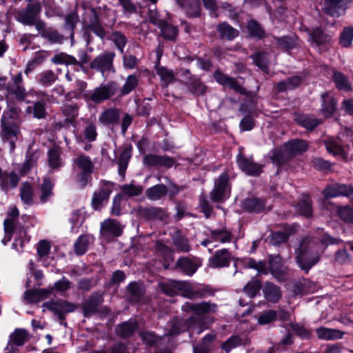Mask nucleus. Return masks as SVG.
<instances>
[{"label": "nucleus", "mask_w": 353, "mask_h": 353, "mask_svg": "<svg viewBox=\"0 0 353 353\" xmlns=\"http://www.w3.org/2000/svg\"><path fill=\"white\" fill-rule=\"evenodd\" d=\"M341 241L325 236L321 241L307 237L300 243L296 256L298 265L307 272L320 259L325 246L328 244H338Z\"/></svg>", "instance_id": "1"}, {"label": "nucleus", "mask_w": 353, "mask_h": 353, "mask_svg": "<svg viewBox=\"0 0 353 353\" xmlns=\"http://www.w3.org/2000/svg\"><path fill=\"white\" fill-rule=\"evenodd\" d=\"M21 109L11 102L8 103V109L1 118V136L3 140L9 141L10 148H14V140L19 132L18 119Z\"/></svg>", "instance_id": "2"}, {"label": "nucleus", "mask_w": 353, "mask_h": 353, "mask_svg": "<svg viewBox=\"0 0 353 353\" xmlns=\"http://www.w3.org/2000/svg\"><path fill=\"white\" fill-rule=\"evenodd\" d=\"M307 141L294 139L285 143L281 148L274 151L272 161L274 163L281 165L293 156L301 154L307 150Z\"/></svg>", "instance_id": "3"}, {"label": "nucleus", "mask_w": 353, "mask_h": 353, "mask_svg": "<svg viewBox=\"0 0 353 353\" xmlns=\"http://www.w3.org/2000/svg\"><path fill=\"white\" fill-rule=\"evenodd\" d=\"M160 288L165 294L169 296H173L181 292L183 296L190 299L201 298L205 294L201 290L192 288L189 283L175 280L161 283Z\"/></svg>", "instance_id": "4"}, {"label": "nucleus", "mask_w": 353, "mask_h": 353, "mask_svg": "<svg viewBox=\"0 0 353 353\" xmlns=\"http://www.w3.org/2000/svg\"><path fill=\"white\" fill-rule=\"evenodd\" d=\"M73 169L78 172L77 181L81 187H85L90 179V174L94 170L91 159L83 154L77 156L72 161Z\"/></svg>", "instance_id": "5"}, {"label": "nucleus", "mask_w": 353, "mask_h": 353, "mask_svg": "<svg viewBox=\"0 0 353 353\" xmlns=\"http://www.w3.org/2000/svg\"><path fill=\"white\" fill-rule=\"evenodd\" d=\"M43 307L57 315L61 322L65 319L66 314L73 312L77 307L74 304L63 299L45 302L43 303Z\"/></svg>", "instance_id": "6"}, {"label": "nucleus", "mask_w": 353, "mask_h": 353, "mask_svg": "<svg viewBox=\"0 0 353 353\" xmlns=\"http://www.w3.org/2000/svg\"><path fill=\"white\" fill-rule=\"evenodd\" d=\"M279 255H270L268 259V271L278 281L285 280L288 269Z\"/></svg>", "instance_id": "7"}, {"label": "nucleus", "mask_w": 353, "mask_h": 353, "mask_svg": "<svg viewBox=\"0 0 353 353\" xmlns=\"http://www.w3.org/2000/svg\"><path fill=\"white\" fill-rule=\"evenodd\" d=\"M40 11L39 3H30L25 10L17 11L14 17L18 21L24 25H33Z\"/></svg>", "instance_id": "8"}, {"label": "nucleus", "mask_w": 353, "mask_h": 353, "mask_svg": "<svg viewBox=\"0 0 353 353\" xmlns=\"http://www.w3.org/2000/svg\"><path fill=\"white\" fill-rule=\"evenodd\" d=\"M114 57L115 54L113 52H105L101 54L90 63V68L100 71L103 76L107 71L114 72L113 59Z\"/></svg>", "instance_id": "9"}, {"label": "nucleus", "mask_w": 353, "mask_h": 353, "mask_svg": "<svg viewBox=\"0 0 353 353\" xmlns=\"http://www.w3.org/2000/svg\"><path fill=\"white\" fill-rule=\"evenodd\" d=\"M115 90V83L110 82L96 88L87 94V98L94 103H99L113 96Z\"/></svg>", "instance_id": "10"}, {"label": "nucleus", "mask_w": 353, "mask_h": 353, "mask_svg": "<svg viewBox=\"0 0 353 353\" xmlns=\"http://www.w3.org/2000/svg\"><path fill=\"white\" fill-rule=\"evenodd\" d=\"M143 163L148 167L169 169L175 164V159L166 155L149 154L144 157Z\"/></svg>", "instance_id": "11"}, {"label": "nucleus", "mask_w": 353, "mask_h": 353, "mask_svg": "<svg viewBox=\"0 0 353 353\" xmlns=\"http://www.w3.org/2000/svg\"><path fill=\"white\" fill-rule=\"evenodd\" d=\"M236 162L239 168L248 175L256 176L262 172V165L245 157L241 152L236 157Z\"/></svg>", "instance_id": "12"}, {"label": "nucleus", "mask_w": 353, "mask_h": 353, "mask_svg": "<svg viewBox=\"0 0 353 353\" xmlns=\"http://www.w3.org/2000/svg\"><path fill=\"white\" fill-rule=\"evenodd\" d=\"M352 0H326L324 3V11L332 17H339L344 12L347 5Z\"/></svg>", "instance_id": "13"}, {"label": "nucleus", "mask_w": 353, "mask_h": 353, "mask_svg": "<svg viewBox=\"0 0 353 353\" xmlns=\"http://www.w3.org/2000/svg\"><path fill=\"white\" fill-rule=\"evenodd\" d=\"M228 182V176L227 174H221L219 177L212 192V199H223L230 196V188Z\"/></svg>", "instance_id": "14"}, {"label": "nucleus", "mask_w": 353, "mask_h": 353, "mask_svg": "<svg viewBox=\"0 0 353 353\" xmlns=\"http://www.w3.org/2000/svg\"><path fill=\"white\" fill-rule=\"evenodd\" d=\"M216 305L208 302L201 303H186L183 306L185 311H192L198 316L215 312Z\"/></svg>", "instance_id": "15"}, {"label": "nucleus", "mask_w": 353, "mask_h": 353, "mask_svg": "<svg viewBox=\"0 0 353 353\" xmlns=\"http://www.w3.org/2000/svg\"><path fill=\"white\" fill-rule=\"evenodd\" d=\"M150 19L152 23L155 24L160 28L161 35L165 39L174 40L176 38L178 34V30L175 26L170 25L163 20L159 19L152 15L150 16Z\"/></svg>", "instance_id": "16"}, {"label": "nucleus", "mask_w": 353, "mask_h": 353, "mask_svg": "<svg viewBox=\"0 0 353 353\" xmlns=\"http://www.w3.org/2000/svg\"><path fill=\"white\" fill-rule=\"evenodd\" d=\"M262 292L264 298L271 303H277L282 296L280 288L270 281H266L263 284L262 287Z\"/></svg>", "instance_id": "17"}, {"label": "nucleus", "mask_w": 353, "mask_h": 353, "mask_svg": "<svg viewBox=\"0 0 353 353\" xmlns=\"http://www.w3.org/2000/svg\"><path fill=\"white\" fill-rule=\"evenodd\" d=\"M214 77L219 84L224 87H228L240 93L244 92L243 88L238 82L236 81L234 79L231 78L219 71L214 72Z\"/></svg>", "instance_id": "18"}, {"label": "nucleus", "mask_w": 353, "mask_h": 353, "mask_svg": "<svg viewBox=\"0 0 353 353\" xmlns=\"http://www.w3.org/2000/svg\"><path fill=\"white\" fill-rule=\"evenodd\" d=\"M230 254L227 249H222L215 252L214 256L210 259V265L212 268H219L228 265Z\"/></svg>", "instance_id": "19"}, {"label": "nucleus", "mask_w": 353, "mask_h": 353, "mask_svg": "<svg viewBox=\"0 0 353 353\" xmlns=\"http://www.w3.org/2000/svg\"><path fill=\"white\" fill-rule=\"evenodd\" d=\"M122 229L117 221L110 219L105 220L101 225V233L103 235L110 234L117 236L121 235Z\"/></svg>", "instance_id": "20"}, {"label": "nucleus", "mask_w": 353, "mask_h": 353, "mask_svg": "<svg viewBox=\"0 0 353 353\" xmlns=\"http://www.w3.org/2000/svg\"><path fill=\"white\" fill-rule=\"evenodd\" d=\"M317 336L323 340H336L341 339L344 332L336 329L321 327L316 329Z\"/></svg>", "instance_id": "21"}, {"label": "nucleus", "mask_w": 353, "mask_h": 353, "mask_svg": "<svg viewBox=\"0 0 353 353\" xmlns=\"http://www.w3.org/2000/svg\"><path fill=\"white\" fill-rule=\"evenodd\" d=\"M19 181L18 175L13 172H5L1 176V188L3 190L7 192L11 189L15 188Z\"/></svg>", "instance_id": "22"}, {"label": "nucleus", "mask_w": 353, "mask_h": 353, "mask_svg": "<svg viewBox=\"0 0 353 353\" xmlns=\"http://www.w3.org/2000/svg\"><path fill=\"white\" fill-rule=\"evenodd\" d=\"M322 114L325 117H332L336 110V101L332 96L327 93L322 95Z\"/></svg>", "instance_id": "23"}, {"label": "nucleus", "mask_w": 353, "mask_h": 353, "mask_svg": "<svg viewBox=\"0 0 353 353\" xmlns=\"http://www.w3.org/2000/svg\"><path fill=\"white\" fill-rule=\"evenodd\" d=\"M324 143L327 150L330 153H332L335 156H340L343 159L346 158V154L338 140L332 137H328L324 141Z\"/></svg>", "instance_id": "24"}, {"label": "nucleus", "mask_w": 353, "mask_h": 353, "mask_svg": "<svg viewBox=\"0 0 353 353\" xmlns=\"http://www.w3.org/2000/svg\"><path fill=\"white\" fill-rule=\"evenodd\" d=\"M88 32H92L101 39L105 37V31L99 22L98 16L94 13L90 17L89 23L86 26Z\"/></svg>", "instance_id": "25"}, {"label": "nucleus", "mask_w": 353, "mask_h": 353, "mask_svg": "<svg viewBox=\"0 0 353 353\" xmlns=\"http://www.w3.org/2000/svg\"><path fill=\"white\" fill-rule=\"evenodd\" d=\"M102 301V296L99 294L90 297L83 305L84 315L87 316L95 313Z\"/></svg>", "instance_id": "26"}, {"label": "nucleus", "mask_w": 353, "mask_h": 353, "mask_svg": "<svg viewBox=\"0 0 353 353\" xmlns=\"http://www.w3.org/2000/svg\"><path fill=\"white\" fill-rule=\"evenodd\" d=\"M142 192L143 188L141 185L134 183L125 184L120 187V193L114 199H117V196H137Z\"/></svg>", "instance_id": "27"}, {"label": "nucleus", "mask_w": 353, "mask_h": 353, "mask_svg": "<svg viewBox=\"0 0 353 353\" xmlns=\"http://www.w3.org/2000/svg\"><path fill=\"white\" fill-rule=\"evenodd\" d=\"M137 327V324L136 321H126L119 325L116 329V332L121 337L127 338L133 334Z\"/></svg>", "instance_id": "28"}, {"label": "nucleus", "mask_w": 353, "mask_h": 353, "mask_svg": "<svg viewBox=\"0 0 353 353\" xmlns=\"http://www.w3.org/2000/svg\"><path fill=\"white\" fill-rule=\"evenodd\" d=\"M332 80L337 89L345 92L351 90V84L348 78L340 72H335Z\"/></svg>", "instance_id": "29"}, {"label": "nucleus", "mask_w": 353, "mask_h": 353, "mask_svg": "<svg viewBox=\"0 0 353 353\" xmlns=\"http://www.w3.org/2000/svg\"><path fill=\"white\" fill-rule=\"evenodd\" d=\"M241 206L245 211L260 212L265 210L264 200H242Z\"/></svg>", "instance_id": "30"}, {"label": "nucleus", "mask_w": 353, "mask_h": 353, "mask_svg": "<svg viewBox=\"0 0 353 353\" xmlns=\"http://www.w3.org/2000/svg\"><path fill=\"white\" fill-rule=\"evenodd\" d=\"M310 37L312 43L319 46L329 42L332 35L324 33L320 28H316L310 33Z\"/></svg>", "instance_id": "31"}, {"label": "nucleus", "mask_w": 353, "mask_h": 353, "mask_svg": "<svg viewBox=\"0 0 353 353\" xmlns=\"http://www.w3.org/2000/svg\"><path fill=\"white\" fill-rule=\"evenodd\" d=\"M232 234L225 229L211 230L210 238L213 241H219L222 243L230 242L232 240Z\"/></svg>", "instance_id": "32"}, {"label": "nucleus", "mask_w": 353, "mask_h": 353, "mask_svg": "<svg viewBox=\"0 0 353 353\" xmlns=\"http://www.w3.org/2000/svg\"><path fill=\"white\" fill-rule=\"evenodd\" d=\"M187 326L192 334H199L206 328L203 325V320L199 316H191L188 320Z\"/></svg>", "instance_id": "33"}, {"label": "nucleus", "mask_w": 353, "mask_h": 353, "mask_svg": "<svg viewBox=\"0 0 353 353\" xmlns=\"http://www.w3.org/2000/svg\"><path fill=\"white\" fill-rule=\"evenodd\" d=\"M176 266L181 269L185 274L192 275L196 272L199 265L196 263L193 262L188 258L181 257L178 259Z\"/></svg>", "instance_id": "34"}, {"label": "nucleus", "mask_w": 353, "mask_h": 353, "mask_svg": "<svg viewBox=\"0 0 353 353\" xmlns=\"http://www.w3.org/2000/svg\"><path fill=\"white\" fill-rule=\"evenodd\" d=\"M191 5L190 7L186 6L188 0H176L177 4L184 8L187 14L190 17H197L200 13V5L199 0H190Z\"/></svg>", "instance_id": "35"}, {"label": "nucleus", "mask_w": 353, "mask_h": 353, "mask_svg": "<svg viewBox=\"0 0 353 353\" xmlns=\"http://www.w3.org/2000/svg\"><path fill=\"white\" fill-rule=\"evenodd\" d=\"M296 120L301 125L308 130L314 129L321 123L319 119L309 115H299Z\"/></svg>", "instance_id": "36"}, {"label": "nucleus", "mask_w": 353, "mask_h": 353, "mask_svg": "<svg viewBox=\"0 0 353 353\" xmlns=\"http://www.w3.org/2000/svg\"><path fill=\"white\" fill-rule=\"evenodd\" d=\"M66 123H73L78 115V107L75 104L65 105L62 110Z\"/></svg>", "instance_id": "37"}, {"label": "nucleus", "mask_w": 353, "mask_h": 353, "mask_svg": "<svg viewBox=\"0 0 353 353\" xmlns=\"http://www.w3.org/2000/svg\"><path fill=\"white\" fill-rule=\"evenodd\" d=\"M217 30L223 38L232 40L239 34V31L228 23H223L218 26Z\"/></svg>", "instance_id": "38"}, {"label": "nucleus", "mask_w": 353, "mask_h": 353, "mask_svg": "<svg viewBox=\"0 0 353 353\" xmlns=\"http://www.w3.org/2000/svg\"><path fill=\"white\" fill-rule=\"evenodd\" d=\"M90 239L91 237L88 235H81L79 237L74 245V252L77 254L81 255L86 252Z\"/></svg>", "instance_id": "39"}, {"label": "nucleus", "mask_w": 353, "mask_h": 353, "mask_svg": "<svg viewBox=\"0 0 353 353\" xmlns=\"http://www.w3.org/2000/svg\"><path fill=\"white\" fill-rule=\"evenodd\" d=\"M48 163L52 169L58 168L62 165L59 148H53L48 151Z\"/></svg>", "instance_id": "40"}, {"label": "nucleus", "mask_w": 353, "mask_h": 353, "mask_svg": "<svg viewBox=\"0 0 353 353\" xmlns=\"http://www.w3.org/2000/svg\"><path fill=\"white\" fill-rule=\"evenodd\" d=\"M5 236L2 243L6 245L12 239V234L16 228L15 220L6 219L3 222Z\"/></svg>", "instance_id": "41"}, {"label": "nucleus", "mask_w": 353, "mask_h": 353, "mask_svg": "<svg viewBox=\"0 0 353 353\" xmlns=\"http://www.w3.org/2000/svg\"><path fill=\"white\" fill-rule=\"evenodd\" d=\"M302 80L299 77H293L278 83L277 88L279 91L292 90L301 84Z\"/></svg>", "instance_id": "42"}, {"label": "nucleus", "mask_w": 353, "mask_h": 353, "mask_svg": "<svg viewBox=\"0 0 353 353\" xmlns=\"http://www.w3.org/2000/svg\"><path fill=\"white\" fill-rule=\"evenodd\" d=\"M130 157V150L128 148H125L121 152L118 160L119 174L120 175L124 176Z\"/></svg>", "instance_id": "43"}, {"label": "nucleus", "mask_w": 353, "mask_h": 353, "mask_svg": "<svg viewBox=\"0 0 353 353\" xmlns=\"http://www.w3.org/2000/svg\"><path fill=\"white\" fill-rule=\"evenodd\" d=\"M119 115L117 110L110 109L105 111L99 117L100 122L108 124L117 122Z\"/></svg>", "instance_id": "44"}, {"label": "nucleus", "mask_w": 353, "mask_h": 353, "mask_svg": "<svg viewBox=\"0 0 353 353\" xmlns=\"http://www.w3.org/2000/svg\"><path fill=\"white\" fill-rule=\"evenodd\" d=\"M254 63L263 72H268V58L267 53H256L252 56Z\"/></svg>", "instance_id": "45"}, {"label": "nucleus", "mask_w": 353, "mask_h": 353, "mask_svg": "<svg viewBox=\"0 0 353 353\" xmlns=\"http://www.w3.org/2000/svg\"><path fill=\"white\" fill-rule=\"evenodd\" d=\"M57 77L51 70H45L38 75V81L43 85L50 86L57 80Z\"/></svg>", "instance_id": "46"}, {"label": "nucleus", "mask_w": 353, "mask_h": 353, "mask_svg": "<svg viewBox=\"0 0 353 353\" xmlns=\"http://www.w3.org/2000/svg\"><path fill=\"white\" fill-rule=\"evenodd\" d=\"M157 74L160 77L165 85H168L174 81L173 72L164 67L157 66Z\"/></svg>", "instance_id": "47"}, {"label": "nucleus", "mask_w": 353, "mask_h": 353, "mask_svg": "<svg viewBox=\"0 0 353 353\" xmlns=\"http://www.w3.org/2000/svg\"><path fill=\"white\" fill-rule=\"evenodd\" d=\"M297 212L305 216H309L312 214V203L310 200H299L295 204Z\"/></svg>", "instance_id": "48"}, {"label": "nucleus", "mask_w": 353, "mask_h": 353, "mask_svg": "<svg viewBox=\"0 0 353 353\" xmlns=\"http://www.w3.org/2000/svg\"><path fill=\"white\" fill-rule=\"evenodd\" d=\"M243 343L242 340L238 336H232L221 345V348L229 353L232 349L241 345Z\"/></svg>", "instance_id": "49"}, {"label": "nucleus", "mask_w": 353, "mask_h": 353, "mask_svg": "<svg viewBox=\"0 0 353 353\" xmlns=\"http://www.w3.org/2000/svg\"><path fill=\"white\" fill-rule=\"evenodd\" d=\"M261 288V283L258 280L248 282L243 288V292L250 297L253 298L259 292Z\"/></svg>", "instance_id": "50"}, {"label": "nucleus", "mask_w": 353, "mask_h": 353, "mask_svg": "<svg viewBox=\"0 0 353 353\" xmlns=\"http://www.w3.org/2000/svg\"><path fill=\"white\" fill-rule=\"evenodd\" d=\"M188 89L191 92L196 95L203 94L205 90L206 87L198 79H193L190 80Z\"/></svg>", "instance_id": "51"}, {"label": "nucleus", "mask_w": 353, "mask_h": 353, "mask_svg": "<svg viewBox=\"0 0 353 353\" xmlns=\"http://www.w3.org/2000/svg\"><path fill=\"white\" fill-rule=\"evenodd\" d=\"M143 211L148 219L158 218L161 220H164L168 216L167 213L164 210L157 208H149Z\"/></svg>", "instance_id": "52"}, {"label": "nucleus", "mask_w": 353, "mask_h": 353, "mask_svg": "<svg viewBox=\"0 0 353 353\" xmlns=\"http://www.w3.org/2000/svg\"><path fill=\"white\" fill-rule=\"evenodd\" d=\"M83 135L87 141L92 142L95 141L97 136L95 124L94 123H88L83 130Z\"/></svg>", "instance_id": "53"}, {"label": "nucleus", "mask_w": 353, "mask_h": 353, "mask_svg": "<svg viewBox=\"0 0 353 353\" xmlns=\"http://www.w3.org/2000/svg\"><path fill=\"white\" fill-rule=\"evenodd\" d=\"M42 36L48 39L52 43H61L63 42V37L57 30L52 29H48L43 30L41 33Z\"/></svg>", "instance_id": "54"}, {"label": "nucleus", "mask_w": 353, "mask_h": 353, "mask_svg": "<svg viewBox=\"0 0 353 353\" xmlns=\"http://www.w3.org/2000/svg\"><path fill=\"white\" fill-rule=\"evenodd\" d=\"M353 40V28L347 27L344 28L341 34L340 43L343 47H349Z\"/></svg>", "instance_id": "55"}, {"label": "nucleus", "mask_w": 353, "mask_h": 353, "mask_svg": "<svg viewBox=\"0 0 353 353\" xmlns=\"http://www.w3.org/2000/svg\"><path fill=\"white\" fill-rule=\"evenodd\" d=\"M138 79L137 77L134 75H130L127 78L123 88H121V92L122 94H128L137 85Z\"/></svg>", "instance_id": "56"}, {"label": "nucleus", "mask_w": 353, "mask_h": 353, "mask_svg": "<svg viewBox=\"0 0 353 353\" xmlns=\"http://www.w3.org/2000/svg\"><path fill=\"white\" fill-rule=\"evenodd\" d=\"M27 339V332L24 330H16L10 336V340L17 345H22Z\"/></svg>", "instance_id": "57"}, {"label": "nucleus", "mask_w": 353, "mask_h": 353, "mask_svg": "<svg viewBox=\"0 0 353 353\" xmlns=\"http://www.w3.org/2000/svg\"><path fill=\"white\" fill-rule=\"evenodd\" d=\"M7 94L14 95L19 101H24L27 95L26 89L21 85L10 87Z\"/></svg>", "instance_id": "58"}, {"label": "nucleus", "mask_w": 353, "mask_h": 353, "mask_svg": "<svg viewBox=\"0 0 353 353\" xmlns=\"http://www.w3.org/2000/svg\"><path fill=\"white\" fill-rule=\"evenodd\" d=\"M248 30L252 36L261 38L264 36V31L255 21H250L248 23Z\"/></svg>", "instance_id": "59"}, {"label": "nucleus", "mask_w": 353, "mask_h": 353, "mask_svg": "<svg viewBox=\"0 0 353 353\" xmlns=\"http://www.w3.org/2000/svg\"><path fill=\"white\" fill-rule=\"evenodd\" d=\"M23 299L28 304L37 303L41 301L37 289L26 290L23 294Z\"/></svg>", "instance_id": "60"}, {"label": "nucleus", "mask_w": 353, "mask_h": 353, "mask_svg": "<svg viewBox=\"0 0 353 353\" xmlns=\"http://www.w3.org/2000/svg\"><path fill=\"white\" fill-rule=\"evenodd\" d=\"M174 245L177 250L183 252H188L190 250V246L188 240L182 236H177L174 239Z\"/></svg>", "instance_id": "61"}, {"label": "nucleus", "mask_w": 353, "mask_h": 353, "mask_svg": "<svg viewBox=\"0 0 353 353\" xmlns=\"http://www.w3.org/2000/svg\"><path fill=\"white\" fill-rule=\"evenodd\" d=\"M111 39L115 43L117 48L123 52V48L126 44L125 37L119 32H116L112 34Z\"/></svg>", "instance_id": "62"}, {"label": "nucleus", "mask_w": 353, "mask_h": 353, "mask_svg": "<svg viewBox=\"0 0 353 353\" xmlns=\"http://www.w3.org/2000/svg\"><path fill=\"white\" fill-rule=\"evenodd\" d=\"M166 191L167 188L164 185H157L149 188L147 194L150 197H160L163 196Z\"/></svg>", "instance_id": "63"}, {"label": "nucleus", "mask_w": 353, "mask_h": 353, "mask_svg": "<svg viewBox=\"0 0 353 353\" xmlns=\"http://www.w3.org/2000/svg\"><path fill=\"white\" fill-rule=\"evenodd\" d=\"M340 217L345 222H353V211L350 207H343L339 209Z\"/></svg>", "instance_id": "64"}]
</instances>
